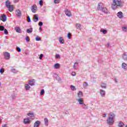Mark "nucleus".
<instances>
[{
	"label": "nucleus",
	"instance_id": "obj_1",
	"mask_svg": "<svg viewBox=\"0 0 127 127\" xmlns=\"http://www.w3.org/2000/svg\"><path fill=\"white\" fill-rule=\"evenodd\" d=\"M115 118L116 115H115L114 113L111 112L109 114L108 117L107 119V125H109V126H112V125H114Z\"/></svg>",
	"mask_w": 127,
	"mask_h": 127
},
{
	"label": "nucleus",
	"instance_id": "obj_2",
	"mask_svg": "<svg viewBox=\"0 0 127 127\" xmlns=\"http://www.w3.org/2000/svg\"><path fill=\"white\" fill-rule=\"evenodd\" d=\"M123 2L122 0H113L111 7L112 9H116L117 7H123Z\"/></svg>",
	"mask_w": 127,
	"mask_h": 127
},
{
	"label": "nucleus",
	"instance_id": "obj_3",
	"mask_svg": "<svg viewBox=\"0 0 127 127\" xmlns=\"http://www.w3.org/2000/svg\"><path fill=\"white\" fill-rule=\"evenodd\" d=\"M97 10H100L104 13H106V14H108L109 13V11H108V9L106 7H103V4L102 3H99L97 5Z\"/></svg>",
	"mask_w": 127,
	"mask_h": 127
},
{
	"label": "nucleus",
	"instance_id": "obj_4",
	"mask_svg": "<svg viewBox=\"0 0 127 127\" xmlns=\"http://www.w3.org/2000/svg\"><path fill=\"white\" fill-rule=\"evenodd\" d=\"M117 15L118 17L120 19L124 18V13L122 11L118 12L117 14Z\"/></svg>",
	"mask_w": 127,
	"mask_h": 127
},
{
	"label": "nucleus",
	"instance_id": "obj_5",
	"mask_svg": "<svg viewBox=\"0 0 127 127\" xmlns=\"http://www.w3.org/2000/svg\"><path fill=\"white\" fill-rule=\"evenodd\" d=\"M36 9H37V6L36 5H34L31 7V10L33 13L36 12Z\"/></svg>",
	"mask_w": 127,
	"mask_h": 127
},
{
	"label": "nucleus",
	"instance_id": "obj_6",
	"mask_svg": "<svg viewBox=\"0 0 127 127\" xmlns=\"http://www.w3.org/2000/svg\"><path fill=\"white\" fill-rule=\"evenodd\" d=\"M65 13L66 16H68L69 17H70V16H72V14L71 13V11H70V10L67 9H65Z\"/></svg>",
	"mask_w": 127,
	"mask_h": 127
},
{
	"label": "nucleus",
	"instance_id": "obj_7",
	"mask_svg": "<svg viewBox=\"0 0 127 127\" xmlns=\"http://www.w3.org/2000/svg\"><path fill=\"white\" fill-rule=\"evenodd\" d=\"M121 67L122 68V69L123 70H124V71H127V64L123 63L122 65H121Z\"/></svg>",
	"mask_w": 127,
	"mask_h": 127
},
{
	"label": "nucleus",
	"instance_id": "obj_8",
	"mask_svg": "<svg viewBox=\"0 0 127 127\" xmlns=\"http://www.w3.org/2000/svg\"><path fill=\"white\" fill-rule=\"evenodd\" d=\"M99 93L102 98L105 97V95H106V91L105 90H103V89H100Z\"/></svg>",
	"mask_w": 127,
	"mask_h": 127
},
{
	"label": "nucleus",
	"instance_id": "obj_9",
	"mask_svg": "<svg viewBox=\"0 0 127 127\" xmlns=\"http://www.w3.org/2000/svg\"><path fill=\"white\" fill-rule=\"evenodd\" d=\"M7 8H8L9 11L10 12H12V11H13V5H7Z\"/></svg>",
	"mask_w": 127,
	"mask_h": 127
},
{
	"label": "nucleus",
	"instance_id": "obj_10",
	"mask_svg": "<svg viewBox=\"0 0 127 127\" xmlns=\"http://www.w3.org/2000/svg\"><path fill=\"white\" fill-rule=\"evenodd\" d=\"M16 15L18 17H20L21 16V12L19 9H17L15 12Z\"/></svg>",
	"mask_w": 127,
	"mask_h": 127
},
{
	"label": "nucleus",
	"instance_id": "obj_11",
	"mask_svg": "<svg viewBox=\"0 0 127 127\" xmlns=\"http://www.w3.org/2000/svg\"><path fill=\"white\" fill-rule=\"evenodd\" d=\"M6 19H7V17L5 14H3L1 15V20H2V21L4 22L6 21Z\"/></svg>",
	"mask_w": 127,
	"mask_h": 127
},
{
	"label": "nucleus",
	"instance_id": "obj_12",
	"mask_svg": "<svg viewBox=\"0 0 127 127\" xmlns=\"http://www.w3.org/2000/svg\"><path fill=\"white\" fill-rule=\"evenodd\" d=\"M40 126V121H37L34 124V127H38Z\"/></svg>",
	"mask_w": 127,
	"mask_h": 127
},
{
	"label": "nucleus",
	"instance_id": "obj_13",
	"mask_svg": "<svg viewBox=\"0 0 127 127\" xmlns=\"http://www.w3.org/2000/svg\"><path fill=\"white\" fill-rule=\"evenodd\" d=\"M4 57L5 59L8 60L9 59V57H10V55L9 54V53L6 52L4 54Z\"/></svg>",
	"mask_w": 127,
	"mask_h": 127
},
{
	"label": "nucleus",
	"instance_id": "obj_14",
	"mask_svg": "<svg viewBox=\"0 0 127 127\" xmlns=\"http://www.w3.org/2000/svg\"><path fill=\"white\" fill-rule=\"evenodd\" d=\"M15 30L18 33H21V29L19 27H15Z\"/></svg>",
	"mask_w": 127,
	"mask_h": 127
},
{
	"label": "nucleus",
	"instance_id": "obj_15",
	"mask_svg": "<svg viewBox=\"0 0 127 127\" xmlns=\"http://www.w3.org/2000/svg\"><path fill=\"white\" fill-rule=\"evenodd\" d=\"M24 125H28V124H30V121H29V119H24Z\"/></svg>",
	"mask_w": 127,
	"mask_h": 127
},
{
	"label": "nucleus",
	"instance_id": "obj_16",
	"mask_svg": "<svg viewBox=\"0 0 127 127\" xmlns=\"http://www.w3.org/2000/svg\"><path fill=\"white\" fill-rule=\"evenodd\" d=\"M122 58L125 61H127V53H124L122 55Z\"/></svg>",
	"mask_w": 127,
	"mask_h": 127
},
{
	"label": "nucleus",
	"instance_id": "obj_17",
	"mask_svg": "<svg viewBox=\"0 0 127 127\" xmlns=\"http://www.w3.org/2000/svg\"><path fill=\"white\" fill-rule=\"evenodd\" d=\"M76 101H77L79 105H82L84 103V100H83V99L82 98L77 99H76Z\"/></svg>",
	"mask_w": 127,
	"mask_h": 127
},
{
	"label": "nucleus",
	"instance_id": "obj_18",
	"mask_svg": "<svg viewBox=\"0 0 127 127\" xmlns=\"http://www.w3.org/2000/svg\"><path fill=\"white\" fill-rule=\"evenodd\" d=\"M59 41L60 42V43H61V44H64V43L65 42L64 39H63V38H62V37L59 38Z\"/></svg>",
	"mask_w": 127,
	"mask_h": 127
},
{
	"label": "nucleus",
	"instance_id": "obj_19",
	"mask_svg": "<svg viewBox=\"0 0 127 127\" xmlns=\"http://www.w3.org/2000/svg\"><path fill=\"white\" fill-rule=\"evenodd\" d=\"M77 97L79 98V99H81V98L83 97V92H82V91H79L77 93Z\"/></svg>",
	"mask_w": 127,
	"mask_h": 127
},
{
	"label": "nucleus",
	"instance_id": "obj_20",
	"mask_svg": "<svg viewBox=\"0 0 127 127\" xmlns=\"http://www.w3.org/2000/svg\"><path fill=\"white\" fill-rule=\"evenodd\" d=\"M33 20L34 22H37V21H38V17L37 14L34 15Z\"/></svg>",
	"mask_w": 127,
	"mask_h": 127
},
{
	"label": "nucleus",
	"instance_id": "obj_21",
	"mask_svg": "<svg viewBox=\"0 0 127 127\" xmlns=\"http://www.w3.org/2000/svg\"><path fill=\"white\" fill-rule=\"evenodd\" d=\"M24 87H25V90H26L27 91H28L30 89V86L29 85V84H25Z\"/></svg>",
	"mask_w": 127,
	"mask_h": 127
},
{
	"label": "nucleus",
	"instance_id": "obj_22",
	"mask_svg": "<svg viewBox=\"0 0 127 127\" xmlns=\"http://www.w3.org/2000/svg\"><path fill=\"white\" fill-rule=\"evenodd\" d=\"M44 123H45V126L46 127H48V119L45 118L44 119Z\"/></svg>",
	"mask_w": 127,
	"mask_h": 127
},
{
	"label": "nucleus",
	"instance_id": "obj_23",
	"mask_svg": "<svg viewBox=\"0 0 127 127\" xmlns=\"http://www.w3.org/2000/svg\"><path fill=\"white\" fill-rule=\"evenodd\" d=\"M11 71L12 73H16L18 71L16 70L15 68H13V67H12L11 69Z\"/></svg>",
	"mask_w": 127,
	"mask_h": 127
},
{
	"label": "nucleus",
	"instance_id": "obj_24",
	"mask_svg": "<svg viewBox=\"0 0 127 127\" xmlns=\"http://www.w3.org/2000/svg\"><path fill=\"white\" fill-rule=\"evenodd\" d=\"M82 105V108L84 110H87L88 109V106L85 103H83V104H81Z\"/></svg>",
	"mask_w": 127,
	"mask_h": 127
},
{
	"label": "nucleus",
	"instance_id": "obj_25",
	"mask_svg": "<svg viewBox=\"0 0 127 127\" xmlns=\"http://www.w3.org/2000/svg\"><path fill=\"white\" fill-rule=\"evenodd\" d=\"M33 31V29L32 28H30L29 29H27L26 32L27 33H32Z\"/></svg>",
	"mask_w": 127,
	"mask_h": 127
},
{
	"label": "nucleus",
	"instance_id": "obj_26",
	"mask_svg": "<svg viewBox=\"0 0 127 127\" xmlns=\"http://www.w3.org/2000/svg\"><path fill=\"white\" fill-rule=\"evenodd\" d=\"M101 87L102 89H107V84L103 83L101 84Z\"/></svg>",
	"mask_w": 127,
	"mask_h": 127
},
{
	"label": "nucleus",
	"instance_id": "obj_27",
	"mask_svg": "<svg viewBox=\"0 0 127 127\" xmlns=\"http://www.w3.org/2000/svg\"><path fill=\"white\" fill-rule=\"evenodd\" d=\"M54 77L56 79V80H57L58 81H61V79L60 78V77H59V76L57 74H54Z\"/></svg>",
	"mask_w": 127,
	"mask_h": 127
},
{
	"label": "nucleus",
	"instance_id": "obj_28",
	"mask_svg": "<svg viewBox=\"0 0 127 127\" xmlns=\"http://www.w3.org/2000/svg\"><path fill=\"white\" fill-rule=\"evenodd\" d=\"M75 26L77 29H79V30H81V25L80 24L77 23Z\"/></svg>",
	"mask_w": 127,
	"mask_h": 127
},
{
	"label": "nucleus",
	"instance_id": "obj_29",
	"mask_svg": "<svg viewBox=\"0 0 127 127\" xmlns=\"http://www.w3.org/2000/svg\"><path fill=\"white\" fill-rule=\"evenodd\" d=\"M60 66V64H54V67L55 69H59Z\"/></svg>",
	"mask_w": 127,
	"mask_h": 127
},
{
	"label": "nucleus",
	"instance_id": "obj_30",
	"mask_svg": "<svg viewBox=\"0 0 127 127\" xmlns=\"http://www.w3.org/2000/svg\"><path fill=\"white\" fill-rule=\"evenodd\" d=\"M83 88L84 89H86V88H87V87H88V83L87 82H84L83 83Z\"/></svg>",
	"mask_w": 127,
	"mask_h": 127
},
{
	"label": "nucleus",
	"instance_id": "obj_31",
	"mask_svg": "<svg viewBox=\"0 0 127 127\" xmlns=\"http://www.w3.org/2000/svg\"><path fill=\"white\" fill-rule=\"evenodd\" d=\"M28 84L30 85V86H34V82H33V80H29Z\"/></svg>",
	"mask_w": 127,
	"mask_h": 127
},
{
	"label": "nucleus",
	"instance_id": "obj_32",
	"mask_svg": "<svg viewBox=\"0 0 127 127\" xmlns=\"http://www.w3.org/2000/svg\"><path fill=\"white\" fill-rule=\"evenodd\" d=\"M70 89L71 91H76V87L74 85H71Z\"/></svg>",
	"mask_w": 127,
	"mask_h": 127
},
{
	"label": "nucleus",
	"instance_id": "obj_33",
	"mask_svg": "<svg viewBox=\"0 0 127 127\" xmlns=\"http://www.w3.org/2000/svg\"><path fill=\"white\" fill-rule=\"evenodd\" d=\"M77 67H78V63H75L73 65V68H74L75 70H77Z\"/></svg>",
	"mask_w": 127,
	"mask_h": 127
},
{
	"label": "nucleus",
	"instance_id": "obj_34",
	"mask_svg": "<svg viewBox=\"0 0 127 127\" xmlns=\"http://www.w3.org/2000/svg\"><path fill=\"white\" fill-rule=\"evenodd\" d=\"M123 31H124V32H127V26H124L122 28Z\"/></svg>",
	"mask_w": 127,
	"mask_h": 127
},
{
	"label": "nucleus",
	"instance_id": "obj_35",
	"mask_svg": "<svg viewBox=\"0 0 127 127\" xmlns=\"http://www.w3.org/2000/svg\"><path fill=\"white\" fill-rule=\"evenodd\" d=\"M119 127H124V123L122 122H120L118 124Z\"/></svg>",
	"mask_w": 127,
	"mask_h": 127
},
{
	"label": "nucleus",
	"instance_id": "obj_36",
	"mask_svg": "<svg viewBox=\"0 0 127 127\" xmlns=\"http://www.w3.org/2000/svg\"><path fill=\"white\" fill-rule=\"evenodd\" d=\"M5 5L6 7H7V5H10V2L9 0L6 1Z\"/></svg>",
	"mask_w": 127,
	"mask_h": 127
},
{
	"label": "nucleus",
	"instance_id": "obj_37",
	"mask_svg": "<svg viewBox=\"0 0 127 127\" xmlns=\"http://www.w3.org/2000/svg\"><path fill=\"white\" fill-rule=\"evenodd\" d=\"M27 115L29 116V117H30L31 118H32V117H34V114H33V113H29L27 114Z\"/></svg>",
	"mask_w": 127,
	"mask_h": 127
},
{
	"label": "nucleus",
	"instance_id": "obj_38",
	"mask_svg": "<svg viewBox=\"0 0 127 127\" xmlns=\"http://www.w3.org/2000/svg\"><path fill=\"white\" fill-rule=\"evenodd\" d=\"M4 29V27L3 26H0V31H3Z\"/></svg>",
	"mask_w": 127,
	"mask_h": 127
},
{
	"label": "nucleus",
	"instance_id": "obj_39",
	"mask_svg": "<svg viewBox=\"0 0 127 127\" xmlns=\"http://www.w3.org/2000/svg\"><path fill=\"white\" fill-rule=\"evenodd\" d=\"M4 34H5V35L8 34V31H7V30L6 29H4Z\"/></svg>",
	"mask_w": 127,
	"mask_h": 127
},
{
	"label": "nucleus",
	"instance_id": "obj_40",
	"mask_svg": "<svg viewBox=\"0 0 127 127\" xmlns=\"http://www.w3.org/2000/svg\"><path fill=\"white\" fill-rule=\"evenodd\" d=\"M54 2L55 4L59 3V2H60V0H54Z\"/></svg>",
	"mask_w": 127,
	"mask_h": 127
},
{
	"label": "nucleus",
	"instance_id": "obj_41",
	"mask_svg": "<svg viewBox=\"0 0 127 127\" xmlns=\"http://www.w3.org/2000/svg\"><path fill=\"white\" fill-rule=\"evenodd\" d=\"M35 39H36V41H40V40H41V38H40V37H39L38 36L36 37Z\"/></svg>",
	"mask_w": 127,
	"mask_h": 127
},
{
	"label": "nucleus",
	"instance_id": "obj_42",
	"mask_svg": "<svg viewBox=\"0 0 127 127\" xmlns=\"http://www.w3.org/2000/svg\"><path fill=\"white\" fill-rule=\"evenodd\" d=\"M45 93L44 89H42L40 92V95L42 96V95H44Z\"/></svg>",
	"mask_w": 127,
	"mask_h": 127
},
{
	"label": "nucleus",
	"instance_id": "obj_43",
	"mask_svg": "<svg viewBox=\"0 0 127 127\" xmlns=\"http://www.w3.org/2000/svg\"><path fill=\"white\" fill-rule=\"evenodd\" d=\"M39 4H40V5H41V6L43 5V1L42 0H40L39 1Z\"/></svg>",
	"mask_w": 127,
	"mask_h": 127
},
{
	"label": "nucleus",
	"instance_id": "obj_44",
	"mask_svg": "<svg viewBox=\"0 0 127 127\" xmlns=\"http://www.w3.org/2000/svg\"><path fill=\"white\" fill-rule=\"evenodd\" d=\"M67 38L68 39H71V33H68L67 34Z\"/></svg>",
	"mask_w": 127,
	"mask_h": 127
},
{
	"label": "nucleus",
	"instance_id": "obj_45",
	"mask_svg": "<svg viewBox=\"0 0 127 127\" xmlns=\"http://www.w3.org/2000/svg\"><path fill=\"white\" fill-rule=\"evenodd\" d=\"M17 51L18 52H21V49H20V48L17 47Z\"/></svg>",
	"mask_w": 127,
	"mask_h": 127
},
{
	"label": "nucleus",
	"instance_id": "obj_46",
	"mask_svg": "<svg viewBox=\"0 0 127 127\" xmlns=\"http://www.w3.org/2000/svg\"><path fill=\"white\" fill-rule=\"evenodd\" d=\"M27 21H28V22H30L31 21V20L30 19V17H29V16H28L27 17Z\"/></svg>",
	"mask_w": 127,
	"mask_h": 127
},
{
	"label": "nucleus",
	"instance_id": "obj_47",
	"mask_svg": "<svg viewBox=\"0 0 127 127\" xmlns=\"http://www.w3.org/2000/svg\"><path fill=\"white\" fill-rule=\"evenodd\" d=\"M4 72V70L3 69V68H1L0 69V73H1V74H2V73Z\"/></svg>",
	"mask_w": 127,
	"mask_h": 127
},
{
	"label": "nucleus",
	"instance_id": "obj_48",
	"mask_svg": "<svg viewBox=\"0 0 127 127\" xmlns=\"http://www.w3.org/2000/svg\"><path fill=\"white\" fill-rule=\"evenodd\" d=\"M26 41H27V42H29L30 40H29V38L28 37V36H27L26 37Z\"/></svg>",
	"mask_w": 127,
	"mask_h": 127
},
{
	"label": "nucleus",
	"instance_id": "obj_49",
	"mask_svg": "<svg viewBox=\"0 0 127 127\" xmlns=\"http://www.w3.org/2000/svg\"><path fill=\"white\" fill-rule=\"evenodd\" d=\"M39 26H42V25H43V22L40 21L39 22Z\"/></svg>",
	"mask_w": 127,
	"mask_h": 127
},
{
	"label": "nucleus",
	"instance_id": "obj_50",
	"mask_svg": "<svg viewBox=\"0 0 127 127\" xmlns=\"http://www.w3.org/2000/svg\"><path fill=\"white\" fill-rule=\"evenodd\" d=\"M102 33H103V34H106L107 33V30H102Z\"/></svg>",
	"mask_w": 127,
	"mask_h": 127
},
{
	"label": "nucleus",
	"instance_id": "obj_51",
	"mask_svg": "<svg viewBox=\"0 0 127 127\" xmlns=\"http://www.w3.org/2000/svg\"><path fill=\"white\" fill-rule=\"evenodd\" d=\"M43 57V54H41L40 55V57H39V59L41 60L42 59V58Z\"/></svg>",
	"mask_w": 127,
	"mask_h": 127
},
{
	"label": "nucleus",
	"instance_id": "obj_52",
	"mask_svg": "<svg viewBox=\"0 0 127 127\" xmlns=\"http://www.w3.org/2000/svg\"><path fill=\"white\" fill-rule=\"evenodd\" d=\"M72 76H76V72H72L71 73Z\"/></svg>",
	"mask_w": 127,
	"mask_h": 127
},
{
	"label": "nucleus",
	"instance_id": "obj_53",
	"mask_svg": "<svg viewBox=\"0 0 127 127\" xmlns=\"http://www.w3.org/2000/svg\"><path fill=\"white\" fill-rule=\"evenodd\" d=\"M60 58V55H56V58L58 59V58Z\"/></svg>",
	"mask_w": 127,
	"mask_h": 127
},
{
	"label": "nucleus",
	"instance_id": "obj_54",
	"mask_svg": "<svg viewBox=\"0 0 127 127\" xmlns=\"http://www.w3.org/2000/svg\"><path fill=\"white\" fill-rule=\"evenodd\" d=\"M103 118H106V117H107V114H104L102 115Z\"/></svg>",
	"mask_w": 127,
	"mask_h": 127
},
{
	"label": "nucleus",
	"instance_id": "obj_55",
	"mask_svg": "<svg viewBox=\"0 0 127 127\" xmlns=\"http://www.w3.org/2000/svg\"><path fill=\"white\" fill-rule=\"evenodd\" d=\"M115 81L116 83H118L119 82V80L117 78H115Z\"/></svg>",
	"mask_w": 127,
	"mask_h": 127
},
{
	"label": "nucleus",
	"instance_id": "obj_56",
	"mask_svg": "<svg viewBox=\"0 0 127 127\" xmlns=\"http://www.w3.org/2000/svg\"><path fill=\"white\" fill-rule=\"evenodd\" d=\"M2 127H7L6 124H4L2 126Z\"/></svg>",
	"mask_w": 127,
	"mask_h": 127
},
{
	"label": "nucleus",
	"instance_id": "obj_57",
	"mask_svg": "<svg viewBox=\"0 0 127 127\" xmlns=\"http://www.w3.org/2000/svg\"><path fill=\"white\" fill-rule=\"evenodd\" d=\"M106 46L107 47H110V43H108Z\"/></svg>",
	"mask_w": 127,
	"mask_h": 127
},
{
	"label": "nucleus",
	"instance_id": "obj_58",
	"mask_svg": "<svg viewBox=\"0 0 127 127\" xmlns=\"http://www.w3.org/2000/svg\"><path fill=\"white\" fill-rule=\"evenodd\" d=\"M14 0V2H18V0Z\"/></svg>",
	"mask_w": 127,
	"mask_h": 127
},
{
	"label": "nucleus",
	"instance_id": "obj_59",
	"mask_svg": "<svg viewBox=\"0 0 127 127\" xmlns=\"http://www.w3.org/2000/svg\"><path fill=\"white\" fill-rule=\"evenodd\" d=\"M39 30L40 31H42V28H41V27H40Z\"/></svg>",
	"mask_w": 127,
	"mask_h": 127
},
{
	"label": "nucleus",
	"instance_id": "obj_60",
	"mask_svg": "<svg viewBox=\"0 0 127 127\" xmlns=\"http://www.w3.org/2000/svg\"><path fill=\"white\" fill-rule=\"evenodd\" d=\"M0 85H1V84H0Z\"/></svg>",
	"mask_w": 127,
	"mask_h": 127
}]
</instances>
